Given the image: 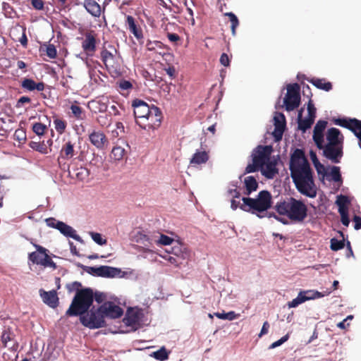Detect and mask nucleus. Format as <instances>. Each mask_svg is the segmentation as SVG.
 Returning a JSON list of instances; mask_svg holds the SVG:
<instances>
[{
    "instance_id": "1",
    "label": "nucleus",
    "mask_w": 361,
    "mask_h": 361,
    "mask_svg": "<svg viewBox=\"0 0 361 361\" xmlns=\"http://www.w3.org/2000/svg\"><path fill=\"white\" fill-rule=\"evenodd\" d=\"M289 170L298 191L303 195L314 198L317 194L313 171L302 149H295L290 154Z\"/></svg>"
},
{
    "instance_id": "2",
    "label": "nucleus",
    "mask_w": 361,
    "mask_h": 361,
    "mask_svg": "<svg viewBox=\"0 0 361 361\" xmlns=\"http://www.w3.org/2000/svg\"><path fill=\"white\" fill-rule=\"evenodd\" d=\"M243 203L240 208L247 212L256 214L259 218H264L266 215L262 214L271 207V195L267 190L260 191L256 198L243 197Z\"/></svg>"
},
{
    "instance_id": "3",
    "label": "nucleus",
    "mask_w": 361,
    "mask_h": 361,
    "mask_svg": "<svg viewBox=\"0 0 361 361\" xmlns=\"http://www.w3.org/2000/svg\"><path fill=\"white\" fill-rule=\"evenodd\" d=\"M274 208L279 214L286 215L293 221L302 222L307 216V207L305 203L293 197H290L288 202H277Z\"/></svg>"
},
{
    "instance_id": "4",
    "label": "nucleus",
    "mask_w": 361,
    "mask_h": 361,
    "mask_svg": "<svg viewBox=\"0 0 361 361\" xmlns=\"http://www.w3.org/2000/svg\"><path fill=\"white\" fill-rule=\"evenodd\" d=\"M94 301L93 290L85 288L76 292L66 314L68 317L79 316L86 313Z\"/></svg>"
},
{
    "instance_id": "5",
    "label": "nucleus",
    "mask_w": 361,
    "mask_h": 361,
    "mask_svg": "<svg viewBox=\"0 0 361 361\" xmlns=\"http://www.w3.org/2000/svg\"><path fill=\"white\" fill-rule=\"evenodd\" d=\"M273 147L271 145H258L252 152V163L245 167L244 174L255 173L262 170L264 164L270 159Z\"/></svg>"
},
{
    "instance_id": "6",
    "label": "nucleus",
    "mask_w": 361,
    "mask_h": 361,
    "mask_svg": "<svg viewBox=\"0 0 361 361\" xmlns=\"http://www.w3.org/2000/svg\"><path fill=\"white\" fill-rule=\"evenodd\" d=\"M79 316L81 324L89 329H99L106 325L104 314L99 311V307L97 310L92 309Z\"/></svg>"
},
{
    "instance_id": "7",
    "label": "nucleus",
    "mask_w": 361,
    "mask_h": 361,
    "mask_svg": "<svg viewBox=\"0 0 361 361\" xmlns=\"http://www.w3.org/2000/svg\"><path fill=\"white\" fill-rule=\"evenodd\" d=\"M286 110L291 111L298 108L300 104V86L298 83L288 85L284 98Z\"/></svg>"
},
{
    "instance_id": "8",
    "label": "nucleus",
    "mask_w": 361,
    "mask_h": 361,
    "mask_svg": "<svg viewBox=\"0 0 361 361\" xmlns=\"http://www.w3.org/2000/svg\"><path fill=\"white\" fill-rule=\"evenodd\" d=\"M132 107L136 124L140 128H146L148 122L145 118V114L149 110L151 106L142 99H135L132 102Z\"/></svg>"
},
{
    "instance_id": "9",
    "label": "nucleus",
    "mask_w": 361,
    "mask_h": 361,
    "mask_svg": "<svg viewBox=\"0 0 361 361\" xmlns=\"http://www.w3.org/2000/svg\"><path fill=\"white\" fill-rule=\"evenodd\" d=\"M145 118L147 119L146 128H141L145 130H154L157 129L161 123L163 118L162 112L160 109L154 105H151L149 110L145 114Z\"/></svg>"
},
{
    "instance_id": "10",
    "label": "nucleus",
    "mask_w": 361,
    "mask_h": 361,
    "mask_svg": "<svg viewBox=\"0 0 361 361\" xmlns=\"http://www.w3.org/2000/svg\"><path fill=\"white\" fill-rule=\"evenodd\" d=\"M85 270L88 274L95 276L104 278H115L118 276H122V271L121 269L109 266H100L99 267H87Z\"/></svg>"
},
{
    "instance_id": "11",
    "label": "nucleus",
    "mask_w": 361,
    "mask_h": 361,
    "mask_svg": "<svg viewBox=\"0 0 361 361\" xmlns=\"http://www.w3.org/2000/svg\"><path fill=\"white\" fill-rule=\"evenodd\" d=\"M1 342L4 348L15 354L19 347L18 342L16 338V335L10 326H5L0 337Z\"/></svg>"
},
{
    "instance_id": "12",
    "label": "nucleus",
    "mask_w": 361,
    "mask_h": 361,
    "mask_svg": "<svg viewBox=\"0 0 361 361\" xmlns=\"http://www.w3.org/2000/svg\"><path fill=\"white\" fill-rule=\"evenodd\" d=\"M99 311L102 312L104 318L109 317L111 319H117L121 317L123 314V310L118 305L113 302H105L99 306Z\"/></svg>"
},
{
    "instance_id": "13",
    "label": "nucleus",
    "mask_w": 361,
    "mask_h": 361,
    "mask_svg": "<svg viewBox=\"0 0 361 361\" xmlns=\"http://www.w3.org/2000/svg\"><path fill=\"white\" fill-rule=\"evenodd\" d=\"M142 316V313L140 310L128 308L123 322L126 326H130L134 329H137L140 327V322Z\"/></svg>"
},
{
    "instance_id": "14",
    "label": "nucleus",
    "mask_w": 361,
    "mask_h": 361,
    "mask_svg": "<svg viewBox=\"0 0 361 361\" xmlns=\"http://www.w3.org/2000/svg\"><path fill=\"white\" fill-rule=\"evenodd\" d=\"M323 154L325 157L334 163H339L343 157V145L326 144L323 147Z\"/></svg>"
},
{
    "instance_id": "15",
    "label": "nucleus",
    "mask_w": 361,
    "mask_h": 361,
    "mask_svg": "<svg viewBox=\"0 0 361 361\" xmlns=\"http://www.w3.org/2000/svg\"><path fill=\"white\" fill-rule=\"evenodd\" d=\"M89 140L98 149H104L109 145V140L101 130H94L89 134Z\"/></svg>"
},
{
    "instance_id": "16",
    "label": "nucleus",
    "mask_w": 361,
    "mask_h": 361,
    "mask_svg": "<svg viewBox=\"0 0 361 361\" xmlns=\"http://www.w3.org/2000/svg\"><path fill=\"white\" fill-rule=\"evenodd\" d=\"M97 39L94 31H88L85 34V39L82 42V48L88 55H92L96 51Z\"/></svg>"
},
{
    "instance_id": "17",
    "label": "nucleus",
    "mask_w": 361,
    "mask_h": 361,
    "mask_svg": "<svg viewBox=\"0 0 361 361\" xmlns=\"http://www.w3.org/2000/svg\"><path fill=\"white\" fill-rule=\"evenodd\" d=\"M39 295L42 301L51 308H56L59 305V298L55 290L46 291L43 289L39 290Z\"/></svg>"
},
{
    "instance_id": "18",
    "label": "nucleus",
    "mask_w": 361,
    "mask_h": 361,
    "mask_svg": "<svg viewBox=\"0 0 361 361\" xmlns=\"http://www.w3.org/2000/svg\"><path fill=\"white\" fill-rule=\"evenodd\" d=\"M126 24L129 31L138 40L143 39V32L140 25L136 22L135 19L131 16H126Z\"/></svg>"
},
{
    "instance_id": "19",
    "label": "nucleus",
    "mask_w": 361,
    "mask_h": 361,
    "mask_svg": "<svg viewBox=\"0 0 361 361\" xmlns=\"http://www.w3.org/2000/svg\"><path fill=\"white\" fill-rule=\"evenodd\" d=\"M134 240L145 247H152L157 240L155 235H147L143 232L138 231L134 236Z\"/></svg>"
},
{
    "instance_id": "20",
    "label": "nucleus",
    "mask_w": 361,
    "mask_h": 361,
    "mask_svg": "<svg viewBox=\"0 0 361 361\" xmlns=\"http://www.w3.org/2000/svg\"><path fill=\"white\" fill-rule=\"evenodd\" d=\"M327 144L335 145H343V136L341 131L336 128H331L326 134Z\"/></svg>"
},
{
    "instance_id": "21",
    "label": "nucleus",
    "mask_w": 361,
    "mask_h": 361,
    "mask_svg": "<svg viewBox=\"0 0 361 361\" xmlns=\"http://www.w3.org/2000/svg\"><path fill=\"white\" fill-rule=\"evenodd\" d=\"M82 4L92 17L99 18L101 16V6L95 0H84Z\"/></svg>"
},
{
    "instance_id": "22",
    "label": "nucleus",
    "mask_w": 361,
    "mask_h": 361,
    "mask_svg": "<svg viewBox=\"0 0 361 361\" xmlns=\"http://www.w3.org/2000/svg\"><path fill=\"white\" fill-rule=\"evenodd\" d=\"M26 29L24 27L16 26L11 31V35H13V38L15 41H18L26 47L27 46V38L25 33Z\"/></svg>"
},
{
    "instance_id": "23",
    "label": "nucleus",
    "mask_w": 361,
    "mask_h": 361,
    "mask_svg": "<svg viewBox=\"0 0 361 361\" xmlns=\"http://www.w3.org/2000/svg\"><path fill=\"white\" fill-rule=\"evenodd\" d=\"M276 165L277 160L274 159H271L270 158L266 164H264L263 169L260 171L266 178H273L279 172Z\"/></svg>"
},
{
    "instance_id": "24",
    "label": "nucleus",
    "mask_w": 361,
    "mask_h": 361,
    "mask_svg": "<svg viewBox=\"0 0 361 361\" xmlns=\"http://www.w3.org/2000/svg\"><path fill=\"white\" fill-rule=\"evenodd\" d=\"M56 229L66 237L72 238L78 241L81 240V238L76 234V231L71 226L62 221L57 223Z\"/></svg>"
},
{
    "instance_id": "25",
    "label": "nucleus",
    "mask_w": 361,
    "mask_h": 361,
    "mask_svg": "<svg viewBox=\"0 0 361 361\" xmlns=\"http://www.w3.org/2000/svg\"><path fill=\"white\" fill-rule=\"evenodd\" d=\"M74 155V144H73L72 142L69 140L62 146L58 161L60 162V159H70L73 158Z\"/></svg>"
},
{
    "instance_id": "26",
    "label": "nucleus",
    "mask_w": 361,
    "mask_h": 361,
    "mask_svg": "<svg viewBox=\"0 0 361 361\" xmlns=\"http://www.w3.org/2000/svg\"><path fill=\"white\" fill-rule=\"evenodd\" d=\"M209 154L205 150H197L190 159V164L192 166L201 165L202 164L207 163L209 160Z\"/></svg>"
},
{
    "instance_id": "27",
    "label": "nucleus",
    "mask_w": 361,
    "mask_h": 361,
    "mask_svg": "<svg viewBox=\"0 0 361 361\" xmlns=\"http://www.w3.org/2000/svg\"><path fill=\"white\" fill-rule=\"evenodd\" d=\"M33 246L36 248L37 252H33L29 255V259L36 264L41 265L44 255L47 252V249L41 245L32 243Z\"/></svg>"
},
{
    "instance_id": "28",
    "label": "nucleus",
    "mask_w": 361,
    "mask_h": 361,
    "mask_svg": "<svg viewBox=\"0 0 361 361\" xmlns=\"http://www.w3.org/2000/svg\"><path fill=\"white\" fill-rule=\"evenodd\" d=\"M21 87L29 91H43L45 85L43 82H36L32 79L24 78L21 82Z\"/></svg>"
},
{
    "instance_id": "29",
    "label": "nucleus",
    "mask_w": 361,
    "mask_h": 361,
    "mask_svg": "<svg viewBox=\"0 0 361 361\" xmlns=\"http://www.w3.org/2000/svg\"><path fill=\"white\" fill-rule=\"evenodd\" d=\"M244 185V194L245 195H250L252 192L256 191L259 186L256 178L252 176H247L246 178H245Z\"/></svg>"
},
{
    "instance_id": "30",
    "label": "nucleus",
    "mask_w": 361,
    "mask_h": 361,
    "mask_svg": "<svg viewBox=\"0 0 361 361\" xmlns=\"http://www.w3.org/2000/svg\"><path fill=\"white\" fill-rule=\"evenodd\" d=\"M308 81L314 86L319 90L329 92L332 90L333 85L331 82L327 81L325 78H313Z\"/></svg>"
},
{
    "instance_id": "31",
    "label": "nucleus",
    "mask_w": 361,
    "mask_h": 361,
    "mask_svg": "<svg viewBox=\"0 0 361 361\" xmlns=\"http://www.w3.org/2000/svg\"><path fill=\"white\" fill-rule=\"evenodd\" d=\"M302 111L303 109H301L298 112V129L305 133L307 129H309L311 127L314 122L312 118H302Z\"/></svg>"
},
{
    "instance_id": "32",
    "label": "nucleus",
    "mask_w": 361,
    "mask_h": 361,
    "mask_svg": "<svg viewBox=\"0 0 361 361\" xmlns=\"http://www.w3.org/2000/svg\"><path fill=\"white\" fill-rule=\"evenodd\" d=\"M171 252L174 256L183 260H185L190 257V252L188 249L180 244L172 247Z\"/></svg>"
},
{
    "instance_id": "33",
    "label": "nucleus",
    "mask_w": 361,
    "mask_h": 361,
    "mask_svg": "<svg viewBox=\"0 0 361 361\" xmlns=\"http://www.w3.org/2000/svg\"><path fill=\"white\" fill-rule=\"evenodd\" d=\"M54 128L59 134L62 135L65 133L67 127V122L65 120L59 118L57 116H54Z\"/></svg>"
},
{
    "instance_id": "34",
    "label": "nucleus",
    "mask_w": 361,
    "mask_h": 361,
    "mask_svg": "<svg viewBox=\"0 0 361 361\" xmlns=\"http://www.w3.org/2000/svg\"><path fill=\"white\" fill-rule=\"evenodd\" d=\"M101 59L104 64L106 68L109 66H112V62L114 59V54L106 49H102L101 51Z\"/></svg>"
},
{
    "instance_id": "35",
    "label": "nucleus",
    "mask_w": 361,
    "mask_h": 361,
    "mask_svg": "<svg viewBox=\"0 0 361 361\" xmlns=\"http://www.w3.org/2000/svg\"><path fill=\"white\" fill-rule=\"evenodd\" d=\"M310 297H306L303 296L302 291L300 292L297 298L292 300L291 301H289L287 304L288 307L289 308H293L298 307L299 305L302 304V302H305L307 300H309V298Z\"/></svg>"
},
{
    "instance_id": "36",
    "label": "nucleus",
    "mask_w": 361,
    "mask_h": 361,
    "mask_svg": "<svg viewBox=\"0 0 361 361\" xmlns=\"http://www.w3.org/2000/svg\"><path fill=\"white\" fill-rule=\"evenodd\" d=\"M29 146L32 149L37 151L42 154H46L48 153L47 147L44 142H40L32 141L29 143Z\"/></svg>"
},
{
    "instance_id": "37",
    "label": "nucleus",
    "mask_w": 361,
    "mask_h": 361,
    "mask_svg": "<svg viewBox=\"0 0 361 361\" xmlns=\"http://www.w3.org/2000/svg\"><path fill=\"white\" fill-rule=\"evenodd\" d=\"M225 16H228L229 18L232 35L235 36L236 35V28L239 25V20L237 16L232 12L226 13Z\"/></svg>"
},
{
    "instance_id": "38",
    "label": "nucleus",
    "mask_w": 361,
    "mask_h": 361,
    "mask_svg": "<svg viewBox=\"0 0 361 361\" xmlns=\"http://www.w3.org/2000/svg\"><path fill=\"white\" fill-rule=\"evenodd\" d=\"M157 237V240L154 244H160L163 245H171L173 242V239L171 237L166 235L164 234H161L157 233V235H155Z\"/></svg>"
},
{
    "instance_id": "39",
    "label": "nucleus",
    "mask_w": 361,
    "mask_h": 361,
    "mask_svg": "<svg viewBox=\"0 0 361 361\" xmlns=\"http://www.w3.org/2000/svg\"><path fill=\"white\" fill-rule=\"evenodd\" d=\"M349 130H351L357 137V135L361 134V121L357 118H350V126Z\"/></svg>"
},
{
    "instance_id": "40",
    "label": "nucleus",
    "mask_w": 361,
    "mask_h": 361,
    "mask_svg": "<svg viewBox=\"0 0 361 361\" xmlns=\"http://www.w3.org/2000/svg\"><path fill=\"white\" fill-rule=\"evenodd\" d=\"M111 155L114 159L116 161H120L123 158L125 155V149L124 148L120 146L114 147V148L111 150Z\"/></svg>"
},
{
    "instance_id": "41",
    "label": "nucleus",
    "mask_w": 361,
    "mask_h": 361,
    "mask_svg": "<svg viewBox=\"0 0 361 361\" xmlns=\"http://www.w3.org/2000/svg\"><path fill=\"white\" fill-rule=\"evenodd\" d=\"M32 129L37 135L42 136L47 132V126L42 123H35Z\"/></svg>"
},
{
    "instance_id": "42",
    "label": "nucleus",
    "mask_w": 361,
    "mask_h": 361,
    "mask_svg": "<svg viewBox=\"0 0 361 361\" xmlns=\"http://www.w3.org/2000/svg\"><path fill=\"white\" fill-rule=\"evenodd\" d=\"M75 177L80 180H84L89 176V171L85 167H80L75 170Z\"/></svg>"
},
{
    "instance_id": "43",
    "label": "nucleus",
    "mask_w": 361,
    "mask_h": 361,
    "mask_svg": "<svg viewBox=\"0 0 361 361\" xmlns=\"http://www.w3.org/2000/svg\"><path fill=\"white\" fill-rule=\"evenodd\" d=\"M153 357L159 360H165L169 357V353L164 347L161 348L156 352L153 353Z\"/></svg>"
},
{
    "instance_id": "44",
    "label": "nucleus",
    "mask_w": 361,
    "mask_h": 361,
    "mask_svg": "<svg viewBox=\"0 0 361 361\" xmlns=\"http://www.w3.org/2000/svg\"><path fill=\"white\" fill-rule=\"evenodd\" d=\"M214 315L221 319H226L229 321H232L236 318V314L233 311L228 312L227 313L225 312H215Z\"/></svg>"
},
{
    "instance_id": "45",
    "label": "nucleus",
    "mask_w": 361,
    "mask_h": 361,
    "mask_svg": "<svg viewBox=\"0 0 361 361\" xmlns=\"http://www.w3.org/2000/svg\"><path fill=\"white\" fill-rule=\"evenodd\" d=\"M331 245L330 247L334 251H338L339 250H341L345 246L344 240H339L336 238H332L331 239Z\"/></svg>"
},
{
    "instance_id": "46",
    "label": "nucleus",
    "mask_w": 361,
    "mask_h": 361,
    "mask_svg": "<svg viewBox=\"0 0 361 361\" xmlns=\"http://www.w3.org/2000/svg\"><path fill=\"white\" fill-rule=\"evenodd\" d=\"M313 140L317 147L322 149L324 147V134L322 133L313 132Z\"/></svg>"
},
{
    "instance_id": "47",
    "label": "nucleus",
    "mask_w": 361,
    "mask_h": 361,
    "mask_svg": "<svg viewBox=\"0 0 361 361\" xmlns=\"http://www.w3.org/2000/svg\"><path fill=\"white\" fill-rule=\"evenodd\" d=\"M13 137L16 140L21 143L25 142L26 140V133L23 128H18L16 130Z\"/></svg>"
},
{
    "instance_id": "48",
    "label": "nucleus",
    "mask_w": 361,
    "mask_h": 361,
    "mask_svg": "<svg viewBox=\"0 0 361 361\" xmlns=\"http://www.w3.org/2000/svg\"><path fill=\"white\" fill-rule=\"evenodd\" d=\"M330 175L332 180L335 182H340L342 180L340 168L338 166H332Z\"/></svg>"
},
{
    "instance_id": "49",
    "label": "nucleus",
    "mask_w": 361,
    "mask_h": 361,
    "mask_svg": "<svg viewBox=\"0 0 361 361\" xmlns=\"http://www.w3.org/2000/svg\"><path fill=\"white\" fill-rule=\"evenodd\" d=\"M164 44L160 41L148 40L146 44V48L148 51H154L157 48L162 49Z\"/></svg>"
},
{
    "instance_id": "50",
    "label": "nucleus",
    "mask_w": 361,
    "mask_h": 361,
    "mask_svg": "<svg viewBox=\"0 0 361 361\" xmlns=\"http://www.w3.org/2000/svg\"><path fill=\"white\" fill-rule=\"evenodd\" d=\"M41 265L44 267H51L53 269H56V267L55 262L47 255V252H45V254L44 255Z\"/></svg>"
},
{
    "instance_id": "51",
    "label": "nucleus",
    "mask_w": 361,
    "mask_h": 361,
    "mask_svg": "<svg viewBox=\"0 0 361 361\" xmlns=\"http://www.w3.org/2000/svg\"><path fill=\"white\" fill-rule=\"evenodd\" d=\"M45 51L46 54L50 59H55L57 56V51L56 47L54 44H49L47 45Z\"/></svg>"
},
{
    "instance_id": "52",
    "label": "nucleus",
    "mask_w": 361,
    "mask_h": 361,
    "mask_svg": "<svg viewBox=\"0 0 361 361\" xmlns=\"http://www.w3.org/2000/svg\"><path fill=\"white\" fill-rule=\"evenodd\" d=\"M71 110L73 116L78 119H82V109L78 105H71Z\"/></svg>"
},
{
    "instance_id": "53",
    "label": "nucleus",
    "mask_w": 361,
    "mask_h": 361,
    "mask_svg": "<svg viewBox=\"0 0 361 361\" xmlns=\"http://www.w3.org/2000/svg\"><path fill=\"white\" fill-rule=\"evenodd\" d=\"M90 235L92 240L98 245H103L106 243V240L103 239L100 233L92 232Z\"/></svg>"
},
{
    "instance_id": "54",
    "label": "nucleus",
    "mask_w": 361,
    "mask_h": 361,
    "mask_svg": "<svg viewBox=\"0 0 361 361\" xmlns=\"http://www.w3.org/2000/svg\"><path fill=\"white\" fill-rule=\"evenodd\" d=\"M307 111H308V118H312L313 122L314 121V118L316 117V108L312 104V100L310 99L307 104Z\"/></svg>"
},
{
    "instance_id": "55",
    "label": "nucleus",
    "mask_w": 361,
    "mask_h": 361,
    "mask_svg": "<svg viewBox=\"0 0 361 361\" xmlns=\"http://www.w3.org/2000/svg\"><path fill=\"white\" fill-rule=\"evenodd\" d=\"M326 126H327V121L319 120V121H317V124L315 125V126L314 128V131L313 132L323 133V132L325 130Z\"/></svg>"
},
{
    "instance_id": "56",
    "label": "nucleus",
    "mask_w": 361,
    "mask_h": 361,
    "mask_svg": "<svg viewBox=\"0 0 361 361\" xmlns=\"http://www.w3.org/2000/svg\"><path fill=\"white\" fill-rule=\"evenodd\" d=\"M289 338V334H286L285 336H283L282 338H281L279 340L272 343L269 348V349H273V348H275L276 347H279L281 345H282L283 343H284L286 341H287Z\"/></svg>"
},
{
    "instance_id": "57",
    "label": "nucleus",
    "mask_w": 361,
    "mask_h": 361,
    "mask_svg": "<svg viewBox=\"0 0 361 361\" xmlns=\"http://www.w3.org/2000/svg\"><path fill=\"white\" fill-rule=\"evenodd\" d=\"M281 116L283 119L282 121H280L276 117L274 118V128L284 130L286 127L285 118L282 114H281Z\"/></svg>"
},
{
    "instance_id": "58",
    "label": "nucleus",
    "mask_w": 361,
    "mask_h": 361,
    "mask_svg": "<svg viewBox=\"0 0 361 361\" xmlns=\"http://www.w3.org/2000/svg\"><path fill=\"white\" fill-rule=\"evenodd\" d=\"M66 287L69 292H72L74 290L78 292V290H80L82 289V288H81V287H82L81 283H80L78 281H74L71 283H68V284H67Z\"/></svg>"
},
{
    "instance_id": "59",
    "label": "nucleus",
    "mask_w": 361,
    "mask_h": 361,
    "mask_svg": "<svg viewBox=\"0 0 361 361\" xmlns=\"http://www.w3.org/2000/svg\"><path fill=\"white\" fill-rule=\"evenodd\" d=\"M336 203L338 207H340L341 206V207H347V204H349V200L348 197L341 195L338 197Z\"/></svg>"
},
{
    "instance_id": "60",
    "label": "nucleus",
    "mask_w": 361,
    "mask_h": 361,
    "mask_svg": "<svg viewBox=\"0 0 361 361\" xmlns=\"http://www.w3.org/2000/svg\"><path fill=\"white\" fill-rule=\"evenodd\" d=\"M335 124L349 129L350 126V118H338L334 121Z\"/></svg>"
},
{
    "instance_id": "61",
    "label": "nucleus",
    "mask_w": 361,
    "mask_h": 361,
    "mask_svg": "<svg viewBox=\"0 0 361 361\" xmlns=\"http://www.w3.org/2000/svg\"><path fill=\"white\" fill-rule=\"evenodd\" d=\"M32 7L37 11H42L44 8L43 0H30Z\"/></svg>"
},
{
    "instance_id": "62",
    "label": "nucleus",
    "mask_w": 361,
    "mask_h": 361,
    "mask_svg": "<svg viewBox=\"0 0 361 361\" xmlns=\"http://www.w3.org/2000/svg\"><path fill=\"white\" fill-rule=\"evenodd\" d=\"M94 295V300L95 301L100 304L102 303L106 300V295L104 293L96 291L95 293L93 292Z\"/></svg>"
},
{
    "instance_id": "63",
    "label": "nucleus",
    "mask_w": 361,
    "mask_h": 361,
    "mask_svg": "<svg viewBox=\"0 0 361 361\" xmlns=\"http://www.w3.org/2000/svg\"><path fill=\"white\" fill-rule=\"evenodd\" d=\"M314 166L318 174H319V175L322 174L324 178V176H326V171L324 166L322 164H321L319 161L314 163Z\"/></svg>"
},
{
    "instance_id": "64",
    "label": "nucleus",
    "mask_w": 361,
    "mask_h": 361,
    "mask_svg": "<svg viewBox=\"0 0 361 361\" xmlns=\"http://www.w3.org/2000/svg\"><path fill=\"white\" fill-rule=\"evenodd\" d=\"M167 260L172 264H174L176 267H179L183 263V259H180L176 256H169Z\"/></svg>"
}]
</instances>
